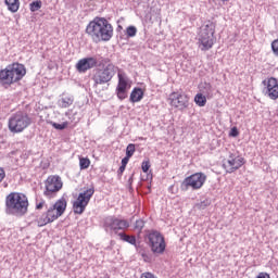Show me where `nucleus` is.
I'll return each instance as SVG.
<instances>
[{
	"mask_svg": "<svg viewBox=\"0 0 278 278\" xmlns=\"http://www.w3.org/2000/svg\"><path fill=\"white\" fill-rule=\"evenodd\" d=\"M229 136L231 138H238V136H240V131L238 130V127H232L230 129Z\"/></svg>",
	"mask_w": 278,
	"mask_h": 278,
	"instance_id": "nucleus-32",
	"label": "nucleus"
},
{
	"mask_svg": "<svg viewBox=\"0 0 278 278\" xmlns=\"http://www.w3.org/2000/svg\"><path fill=\"white\" fill-rule=\"evenodd\" d=\"M92 194H94V189L92 188L78 194V198L73 202L74 214L81 215L83 212H86V207H88V203H90Z\"/></svg>",
	"mask_w": 278,
	"mask_h": 278,
	"instance_id": "nucleus-13",
	"label": "nucleus"
},
{
	"mask_svg": "<svg viewBox=\"0 0 278 278\" xmlns=\"http://www.w3.org/2000/svg\"><path fill=\"white\" fill-rule=\"evenodd\" d=\"M79 168L80 170H86L87 168H90V159L79 157Z\"/></svg>",
	"mask_w": 278,
	"mask_h": 278,
	"instance_id": "nucleus-24",
	"label": "nucleus"
},
{
	"mask_svg": "<svg viewBox=\"0 0 278 278\" xmlns=\"http://www.w3.org/2000/svg\"><path fill=\"white\" fill-rule=\"evenodd\" d=\"M63 187L64 182L62 181V178L59 175H50L45 180L43 194L48 199H53V197H55V194H58Z\"/></svg>",
	"mask_w": 278,
	"mask_h": 278,
	"instance_id": "nucleus-9",
	"label": "nucleus"
},
{
	"mask_svg": "<svg viewBox=\"0 0 278 278\" xmlns=\"http://www.w3.org/2000/svg\"><path fill=\"white\" fill-rule=\"evenodd\" d=\"M125 168H127L125 165H121V167L117 170L118 175H123L125 173Z\"/></svg>",
	"mask_w": 278,
	"mask_h": 278,
	"instance_id": "nucleus-37",
	"label": "nucleus"
},
{
	"mask_svg": "<svg viewBox=\"0 0 278 278\" xmlns=\"http://www.w3.org/2000/svg\"><path fill=\"white\" fill-rule=\"evenodd\" d=\"M136 153V144L129 143L126 148V157H132Z\"/></svg>",
	"mask_w": 278,
	"mask_h": 278,
	"instance_id": "nucleus-26",
	"label": "nucleus"
},
{
	"mask_svg": "<svg viewBox=\"0 0 278 278\" xmlns=\"http://www.w3.org/2000/svg\"><path fill=\"white\" fill-rule=\"evenodd\" d=\"M42 8V1L37 0L29 4L30 12H38Z\"/></svg>",
	"mask_w": 278,
	"mask_h": 278,
	"instance_id": "nucleus-25",
	"label": "nucleus"
},
{
	"mask_svg": "<svg viewBox=\"0 0 278 278\" xmlns=\"http://www.w3.org/2000/svg\"><path fill=\"white\" fill-rule=\"evenodd\" d=\"M52 127H54V129H66V127H68V122H64L62 124H58V123H52Z\"/></svg>",
	"mask_w": 278,
	"mask_h": 278,
	"instance_id": "nucleus-28",
	"label": "nucleus"
},
{
	"mask_svg": "<svg viewBox=\"0 0 278 278\" xmlns=\"http://www.w3.org/2000/svg\"><path fill=\"white\" fill-rule=\"evenodd\" d=\"M129 160H131V157L125 156V157L122 160V166H126V167H127V164H129Z\"/></svg>",
	"mask_w": 278,
	"mask_h": 278,
	"instance_id": "nucleus-35",
	"label": "nucleus"
},
{
	"mask_svg": "<svg viewBox=\"0 0 278 278\" xmlns=\"http://www.w3.org/2000/svg\"><path fill=\"white\" fill-rule=\"evenodd\" d=\"M264 86L265 96L271 101H277L278 99V79L275 77L266 78L262 81Z\"/></svg>",
	"mask_w": 278,
	"mask_h": 278,
	"instance_id": "nucleus-15",
	"label": "nucleus"
},
{
	"mask_svg": "<svg viewBox=\"0 0 278 278\" xmlns=\"http://www.w3.org/2000/svg\"><path fill=\"white\" fill-rule=\"evenodd\" d=\"M146 240L154 255H164L166 251V239H164L163 233L153 230L147 235Z\"/></svg>",
	"mask_w": 278,
	"mask_h": 278,
	"instance_id": "nucleus-7",
	"label": "nucleus"
},
{
	"mask_svg": "<svg viewBox=\"0 0 278 278\" xmlns=\"http://www.w3.org/2000/svg\"><path fill=\"white\" fill-rule=\"evenodd\" d=\"M5 207L8 214H14L15 216H23L27 214V207H29V201L23 193L11 192L5 199Z\"/></svg>",
	"mask_w": 278,
	"mask_h": 278,
	"instance_id": "nucleus-4",
	"label": "nucleus"
},
{
	"mask_svg": "<svg viewBox=\"0 0 278 278\" xmlns=\"http://www.w3.org/2000/svg\"><path fill=\"white\" fill-rule=\"evenodd\" d=\"M135 229H138L139 231H142L144 229V220L137 219L135 223Z\"/></svg>",
	"mask_w": 278,
	"mask_h": 278,
	"instance_id": "nucleus-31",
	"label": "nucleus"
},
{
	"mask_svg": "<svg viewBox=\"0 0 278 278\" xmlns=\"http://www.w3.org/2000/svg\"><path fill=\"white\" fill-rule=\"evenodd\" d=\"M116 68L114 64L109 63L103 70H97L92 76L94 86H102L103 84L112 81V78L116 75Z\"/></svg>",
	"mask_w": 278,
	"mask_h": 278,
	"instance_id": "nucleus-10",
	"label": "nucleus"
},
{
	"mask_svg": "<svg viewBox=\"0 0 278 278\" xmlns=\"http://www.w3.org/2000/svg\"><path fill=\"white\" fill-rule=\"evenodd\" d=\"M142 257H143L144 262H149V256H147L146 254H142Z\"/></svg>",
	"mask_w": 278,
	"mask_h": 278,
	"instance_id": "nucleus-38",
	"label": "nucleus"
},
{
	"mask_svg": "<svg viewBox=\"0 0 278 278\" xmlns=\"http://www.w3.org/2000/svg\"><path fill=\"white\" fill-rule=\"evenodd\" d=\"M117 79L118 83L115 92L117 99H119V101H124V99H127L129 88H131V80L129 79V76H127V74L121 70L117 73Z\"/></svg>",
	"mask_w": 278,
	"mask_h": 278,
	"instance_id": "nucleus-12",
	"label": "nucleus"
},
{
	"mask_svg": "<svg viewBox=\"0 0 278 278\" xmlns=\"http://www.w3.org/2000/svg\"><path fill=\"white\" fill-rule=\"evenodd\" d=\"M86 34L93 42H108L114 36V27L105 17H96L87 25Z\"/></svg>",
	"mask_w": 278,
	"mask_h": 278,
	"instance_id": "nucleus-1",
	"label": "nucleus"
},
{
	"mask_svg": "<svg viewBox=\"0 0 278 278\" xmlns=\"http://www.w3.org/2000/svg\"><path fill=\"white\" fill-rule=\"evenodd\" d=\"M136 34H138V29L136 28V26L127 27L126 36H128V38H134V36H136Z\"/></svg>",
	"mask_w": 278,
	"mask_h": 278,
	"instance_id": "nucleus-27",
	"label": "nucleus"
},
{
	"mask_svg": "<svg viewBox=\"0 0 278 278\" xmlns=\"http://www.w3.org/2000/svg\"><path fill=\"white\" fill-rule=\"evenodd\" d=\"M3 179H5V170L3 167H0V184L3 181Z\"/></svg>",
	"mask_w": 278,
	"mask_h": 278,
	"instance_id": "nucleus-36",
	"label": "nucleus"
},
{
	"mask_svg": "<svg viewBox=\"0 0 278 278\" xmlns=\"http://www.w3.org/2000/svg\"><path fill=\"white\" fill-rule=\"evenodd\" d=\"M118 236L124 242H128V244H136V237L125 235V232H121Z\"/></svg>",
	"mask_w": 278,
	"mask_h": 278,
	"instance_id": "nucleus-23",
	"label": "nucleus"
},
{
	"mask_svg": "<svg viewBox=\"0 0 278 278\" xmlns=\"http://www.w3.org/2000/svg\"><path fill=\"white\" fill-rule=\"evenodd\" d=\"M205 181H207V175L203 172L194 173L188 177H186L181 182V190H201L203 186H205Z\"/></svg>",
	"mask_w": 278,
	"mask_h": 278,
	"instance_id": "nucleus-8",
	"label": "nucleus"
},
{
	"mask_svg": "<svg viewBox=\"0 0 278 278\" xmlns=\"http://www.w3.org/2000/svg\"><path fill=\"white\" fill-rule=\"evenodd\" d=\"M104 278H110V276L106 274V275L104 276Z\"/></svg>",
	"mask_w": 278,
	"mask_h": 278,
	"instance_id": "nucleus-39",
	"label": "nucleus"
},
{
	"mask_svg": "<svg viewBox=\"0 0 278 278\" xmlns=\"http://www.w3.org/2000/svg\"><path fill=\"white\" fill-rule=\"evenodd\" d=\"M200 94H204L207 99H212V97H214V88L212 87V84H202L200 86Z\"/></svg>",
	"mask_w": 278,
	"mask_h": 278,
	"instance_id": "nucleus-19",
	"label": "nucleus"
},
{
	"mask_svg": "<svg viewBox=\"0 0 278 278\" xmlns=\"http://www.w3.org/2000/svg\"><path fill=\"white\" fill-rule=\"evenodd\" d=\"M194 103L198 104L199 108H205L207 103V96L199 92L194 97Z\"/></svg>",
	"mask_w": 278,
	"mask_h": 278,
	"instance_id": "nucleus-22",
	"label": "nucleus"
},
{
	"mask_svg": "<svg viewBox=\"0 0 278 278\" xmlns=\"http://www.w3.org/2000/svg\"><path fill=\"white\" fill-rule=\"evenodd\" d=\"M216 25L213 22L208 21L201 26L199 33V45L201 51H210L214 45H216Z\"/></svg>",
	"mask_w": 278,
	"mask_h": 278,
	"instance_id": "nucleus-5",
	"label": "nucleus"
},
{
	"mask_svg": "<svg viewBox=\"0 0 278 278\" xmlns=\"http://www.w3.org/2000/svg\"><path fill=\"white\" fill-rule=\"evenodd\" d=\"M103 228L109 233H118L119 231L129 229V222L127 219L110 216L104 219Z\"/></svg>",
	"mask_w": 278,
	"mask_h": 278,
	"instance_id": "nucleus-11",
	"label": "nucleus"
},
{
	"mask_svg": "<svg viewBox=\"0 0 278 278\" xmlns=\"http://www.w3.org/2000/svg\"><path fill=\"white\" fill-rule=\"evenodd\" d=\"M31 125V117L25 111H17L9 117L8 127L11 134H23Z\"/></svg>",
	"mask_w": 278,
	"mask_h": 278,
	"instance_id": "nucleus-6",
	"label": "nucleus"
},
{
	"mask_svg": "<svg viewBox=\"0 0 278 278\" xmlns=\"http://www.w3.org/2000/svg\"><path fill=\"white\" fill-rule=\"evenodd\" d=\"M222 1L225 3V2H227V1H229V0H222Z\"/></svg>",
	"mask_w": 278,
	"mask_h": 278,
	"instance_id": "nucleus-40",
	"label": "nucleus"
},
{
	"mask_svg": "<svg viewBox=\"0 0 278 278\" xmlns=\"http://www.w3.org/2000/svg\"><path fill=\"white\" fill-rule=\"evenodd\" d=\"M98 64L97 58H85L80 59L76 64V70L78 73H86L90 68H94Z\"/></svg>",
	"mask_w": 278,
	"mask_h": 278,
	"instance_id": "nucleus-17",
	"label": "nucleus"
},
{
	"mask_svg": "<svg viewBox=\"0 0 278 278\" xmlns=\"http://www.w3.org/2000/svg\"><path fill=\"white\" fill-rule=\"evenodd\" d=\"M4 3L8 7L9 12L16 13L21 8V0H4Z\"/></svg>",
	"mask_w": 278,
	"mask_h": 278,
	"instance_id": "nucleus-21",
	"label": "nucleus"
},
{
	"mask_svg": "<svg viewBox=\"0 0 278 278\" xmlns=\"http://www.w3.org/2000/svg\"><path fill=\"white\" fill-rule=\"evenodd\" d=\"M271 51L276 58H278V39L271 42Z\"/></svg>",
	"mask_w": 278,
	"mask_h": 278,
	"instance_id": "nucleus-29",
	"label": "nucleus"
},
{
	"mask_svg": "<svg viewBox=\"0 0 278 278\" xmlns=\"http://www.w3.org/2000/svg\"><path fill=\"white\" fill-rule=\"evenodd\" d=\"M27 75L25 65L15 62L0 70V84L3 88H10L13 84H18Z\"/></svg>",
	"mask_w": 278,
	"mask_h": 278,
	"instance_id": "nucleus-3",
	"label": "nucleus"
},
{
	"mask_svg": "<svg viewBox=\"0 0 278 278\" xmlns=\"http://www.w3.org/2000/svg\"><path fill=\"white\" fill-rule=\"evenodd\" d=\"M144 98V91L141 88H134L130 93V102L131 103H140Z\"/></svg>",
	"mask_w": 278,
	"mask_h": 278,
	"instance_id": "nucleus-18",
	"label": "nucleus"
},
{
	"mask_svg": "<svg viewBox=\"0 0 278 278\" xmlns=\"http://www.w3.org/2000/svg\"><path fill=\"white\" fill-rule=\"evenodd\" d=\"M74 101H75V99L73 98V96H63L59 100V106L62 109L71 108V105H73Z\"/></svg>",
	"mask_w": 278,
	"mask_h": 278,
	"instance_id": "nucleus-20",
	"label": "nucleus"
},
{
	"mask_svg": "<svg viewBox=\"0 0 278 278\" xmlns=\"http://www.w3.org/2000/svg\"><path fill=\"white\" fill-rule=\"evenodd\" d=\"M47 205V202L45 200H41L36 203V210H42Z\"/></svg>",
	"mask_w": 278,
	"mask_h": 278,
	"instance_id": "nucleus-33",
	"label": "nucleus"
},
{
	"mask_svg": "<svg viewBox=\"0 0 278 278\" xmlns=\"http://www.w3.org/2000/svg\"><path fill=\"white\" fill-rule=\"evenodd\" d=\"M256 278H270V275L268 273L261 271Z\"/></svg>",
	"mask_w": 278,
	"mask_h": 278,
	"instance_id": "nucleus-34",
	"label": "nucleus"
},
{
	"mask_svg": "<svg viewBox=\"0 0 278 278\" xmlns=\"http://www.w3.org/2000/svg\"><path fill=\"white\" fill-rule=\"evenodd\" d=\"M67 205L66 198H61L54 204L50 205L46 212L38 213L35 218L37 227H47V225L55 223L66 212Z\"/></svg>",
	"mask_w": 278,
	"mask_h": 278,
	"instance_id": "nucleus-2",
	"label": "nucleus"
},
{
	"mask_svg": "<svg viewBox=\"0 0 278 278\" xmlns=\"http://www.w3.org/2000/svg\"><path fill=\"white\" fill-rule=\"evenodd\" d=\"M168 103L172 108H175V110L184 112V110H188L190 105V97L186 93L174 91L168 97Z\"/></svg>",
	"mask_w": 278,
	"mask_h": 278,
	"instance_id": "nucleus-14",
	"label": "nucleus"
},
{
	"mask_svg": "<svg viewBox=\"0 0 278 278\" xmlns=\"http://www.w3.org/2000/svg\"><path fill=\"white\" fill-rule=\"evenodd\" d=\"M245 161L243 156L230 154L225 166L227 173H236V170L242 168L244 166Z\"/></svg>",
	"mask_w": 278,
	"mask_h": 278,
	"instance_id": "nucleus-16",
	"label": "nucleus"
},
{
	"mask_svg": "<svg viewBox=\"0 0 278 278\" xmlns=\"http://www.w3.org/2000/svg\"><path fill=\"white\" fill-rule=\"evenodd\" d=\"M141 168L143 173H149V168H151V162L150 161H143L141 163Z\"/></svg>",
	"mask_w": 278,
	"mask_h": 278,
	"instance_id": "nucleus-30",
	"label": "nucleus"
}]
</instances>
